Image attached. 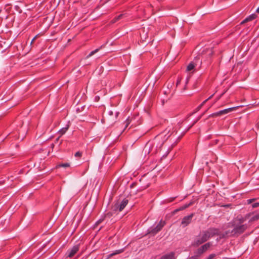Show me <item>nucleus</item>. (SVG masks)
I'll list each match as a JSON object with an SVG mask.
<instances>
[{
	"label": "nucleus",
	"mask_w": 259,
	"mask_h": 259,
	"mask_svg": "<svg viewBox=\"0 0 259 259\" xmlns=\"http://www.w3.org/2000/svg\"><path fill=\"white\" fill-rule=\"evenodd\" d=\"M256 12L258 13H259V7L257 9Z\"/></svg>",
	"instance_id": "09e8293b"
},
{
	"label": "nucleus",
	"mask_w": 259,
	"mask_h": 259,
	"mask_svg": "<svg viewBox=\"0 0 259 259\" xmlns=\"http://www.w3.org/2000/svg\"><path fill=\"white\" fill-rule=\"evenodd\" d=\"M219 140H215V144H218V142H219Z\"/></svg>",
	"instance_id": "49530a36"
},
{
	"label": "nucleus",
	"mask_w": 259,
	"mask_h": 259,
	"mask_svg": "<svg viewBox=\"0 0 259 259\" xmlns=\"http://www.w3.org/2000/svg\"><path fill=\"white\" fill-rule=\"evenodd\" d=\"M34 40H35V38H33L31 40V42H30V45H32V44H33V43L34 42Z\"/></svg>",
	"instance_id": "c03bdc74"
},
{
	"label": "nucleus",
	"mask_w": 259,
	"mask_h": 259,
	"mask_svg": "<svg viewBox=\"0 0 259 259\" xmlns=\"http://www.w3.org/2000/svg\"><path fill=\"white\" fill-rule=\"evenodd\" d=\"M232 226H234L233 229L232 230V233L234 237H238L243 233L245 232V231L247 229V226L246 224L234 226V225H232Z\"/></svg>",
	"instance_id": "7ed1b4c3"
},
{
	"label": "nucleus",
	"mask_w": 259,
	"mask_h": 259,
	"mask_svg": "<svg viewBox=\"0 0 259 259\" xmlns=\"http://www.w3.org/2000/svg\"><path fill=\"white\" fill-rule=\"evenodd\" d=\"M259 206V202H255L252 204V208H256Z\"/></svg>",
	"instance_id": "f704fd0d"
},
{
	"label": "nucleus",
	"mask_w": 259,
	"mask_h": 259,
	"mask_svg": "<svg viewBox=\"0 0 259 259\" xmlns=\"http://www.w3.org/2000/svg\"><path fill=\"white\" fill-rule=\"evenodd\" d=\"M209 238L205 231H202L199 235L196 236L194 239L192 245L194 246H198L199 245L206 242Z\"/></svg>",
	"instance_id": "f257e3e1"
},
{
	"label": "nucleus",
	"mask_w": 259,
	"mask_h": 259,
	"mask_svg": "<svg viewBox=\"0 0 259 259\" xmlns=\"http://www.w3.org/2000/svg\"><path fill=\"white\" fill-rule=\"evenodd\" d=\"M244 219L243 218L239 219L240 224L243 223L244 222Z\"/></svg>",
	"instance_id": "79ce46f5"
},
{
	"label": "nucleus",
	"mask_w": 259,
	"mask_h": 259,
	"mask_svg": "<svg viewBox=\"0 0 259 259\" xmlns=\"http://www.w3.org/2000/svg\"><path fill=\"white\" fill-rule=\"evenodd\" d=\"M166 223L165 221H162V220L160 221L158 224L156 225V227L160 231L163 227L165 225Z\"/></svg>",
	"instance_id": "4468645a"
},
{
	"label": "nucleus",
	"mask_w": 259,
	"mask_h": 259,
	"mask_svg": "<svg viewBox=\"0 0 259 259\" xmlns=\"http://www.w3.org/2000/svg\"><path fill=\"white\" fill-rule=\"evenodd\" d=\"M109 114H110V115H112V114H113V112H112V111H110V112H109Z\"/></svg>",
	"instance_id": "8fccbe9b"
},
{
	"label": "nucleus",
	"mask_w": 259,
	"mask_h": 259,
	"mask_svg": "<svg viewBox=\"0 0 259 259\" xmlns=\"http://www.w3.org/2000/svg\"><path fill=\"white\" fill-rule=\"evenodd\" d=\"M231 232L232 230H227L223 233H221L220 232V234L219 235L220 239L226 238L229 237H234V236L232 235L233 233Z\"/></svg>",
	"instance_id": "6e6552de"
},
{
	"label": "nucleus",
	"mask_w": 259,
	"mask_h": 259,
	"mask_svg": "<svg viewBox=\"0 0 259 259\" xmlns=\"http://www.w3.org/2000/svg\"><path fill=\"white\" fill-rule=\"evenodd\" d=\"M123 251V249H119V250H117L115 251V252L112 253L111 255L120 253L122 252Z\"/></svg>",
	"instance_id": "c756f323"
},
{
	"label": "nucleus",
	"mask_w": 259,
	"mask_h": 259,
	"mask_svg": "<svg viewBox=\"0 0 259 259\" xmlns=\"http://www.w3.org/2000/svg\"><path fill=\"white\" fill-rule=\"evenodd\" d=\"M211 246V243L209 242L202 245L199 248L204 253Z\"/></svg>",
	"instance_id": "f8f14e48"
},
{
	"label": "nucleus",
	"mask_w": 259,
	"mask_h": 259,
	"mask_svg": "<svg viewBox=\"0 0 259 259\" xmlns=\"http://www.w3.org/2000/svg\"><path fill=\"white\" fill-rule=\"evenodd\" d=\"M137 185V183H133L131 185V188H134L135 186H136Z\"/></svg>",
	"instance_id": "58836bf2"
},
{
	"label": "nucleus",
	"mask_w": 259,
	"mask_h": 259,
	"mask_svg": "<svg viewBox=\"0 0 259 259\" xmlns=\"http://www.w3.org/2000/svg\"><path fill=\"white\" fill-rule=\"evenodd\" d=\"M213 95H211L209 98L204 100L199 106H198L196 108L195 112L198 111L202 108V107L206 103V102L213 97Z\"/></svg>",
	"instance_id": "2eb2a0df"
},
{
	"label": "nucleus",
	"mask_w": 259,
	"mask_h": 259,
	"mask_svg": "<svg viewBox=\"0 0 259 259\" xmlns=\"http://www.w3.org/2000/svg\"><path fill=\"white\" fill-rule=\"evenodd\" d=\"M259 219V212L255 214L253 216L250 218V219L249 220V223H251L253 222H255L257 221Z\"/></svg>",
	"instance_id": "f3484780"
},
{
	"label": "nucleus",
	"mask_w": 259,
	"mask_h": 259,
	"mask_svg": "<svg viewBox=\"0 0 259 259\" xmlns=\"http://www.w3.org/2000/svg\"><path fill=\"white\" fill-rule=\"evenodd\" d=\"M102 46H101L99 48L96 49V50L91 52L90 53L88 56H87L86 58L88 59V58H90V57L92 56L93 55H94L96 53L98 52L99 51V50L101 49V48H102Z\"/></svg>",
	"instance_id": "aec40b11"
},
{
	"label": "nucleus",
	"mask_w": 259,
	"mask_h": 259,
	"mask_svg": "<svg viewBox=\"0 0 259 259\" xmlns=\"http://www.w3.org/2000/svg\"><path fill=\"white\" fill-rule=\"evenodd\" d=\"M237 108H238V107H234L229 108L227 109H225L224 110H220L217 112L213 113L210 114L208 116V118H211V117H216L218 116H222L224 114H227V113H229L230 112H231V111H233L236 110Z\"/></svg>",
	"instance_id": "20e7f679"
},
{
	"label": "nucleus",
	"mask_w": 259,
	"mask_h": 259,
	"mask_svg": "<svg viewBox=\"0 0 259 259\" xmlns=\"http://www.w3.org/2000/svg\"><path fill=\"white\" fill-rule=\"evenodd\" d=\"M205 231L209 238L216 235L219 236L220 234V229L214 227L209 228L207 230H205Z\"/></svg>",
	"instance_id": "39448f33"
},
{
	"label": "nucleus",
	"mask_w": 259,
	"mask_h": 259,
	"mask_svg": "<svg viewBox=\"0 0 259 259\" xmlns=\"http://www.w3.org/2000/svg\"><path fill=\"white\" fill-rule=\"evenodd\" d=\"M203 253V252L201 251L200 248H198L195 251V256L197 257L198 259H199V257Z\"/></svg>",
	"instance_id": "6ab92c4d"
},
{
	"label": "nucleus",
	"mask_w": 259,
	"mask_h": 259,
	"mask_svg": "<svg viewBox=\"0 0 259 259\" xmlns=\"http://www.w3.org/2000/svg\"><path fill=\"white\" fill-rule=\"evenodd\" d=\"M187 259H198V258H197L196 256H195V255H193V256H192L189 257Z\"/></svg>",
	"instance_id": "ea45409f"
},
{
	"label": "nucleus",
	"mask_w": 259,
	"mask_h": 259,
	"mask_svg": "<svg viewBox=\"0 0 259 259\" xmlns=\"http://www.w3.org/2000/svg\"><path fill=\"white\" fill-rule=\"evenodd\" d=\"M187 84H185L184 87V89H183V91H185L187 90Z\"/></svg>",
	"instance_id": "a18cd8bd"
},
{
	"label": "nucleus",
	"mask_w": 259,
	"mask_h": 259,
	"mask_svg": "<svg viewBox=\"0 0 259 259\" xmlns=\"http://www.w3.org/2000/svg\"><path fill=\"white\" fill-rule=\"evenodd\" d=\"M179 211H181L180 210H179V208H177L174 211V213H175Z\"/></svg>",
	"instance_id": "37998d69"
},
{
	"label": "nucleus",
	"mask_w": 259,
	"mask_h": 259,
	"mask_svg": "<svg viewBox=\"0 0 259 259\" xmlns=\"http://www.w3.org/2000/svg\"><path fill=\"white\" fill-rule=\"evenodd\" d=\"M38 35H36V36H35L33 38H35V39H36Z\"/></svg>",
	"instance_id": "3c124183"
},
{
	"label": "nucleus",
	"mask_w": 259,
	"mask_h": 259,
	"mask_svg": "<svg viewBox=\"0 0 259 259\" xmlns=\"http://www.w3.org/2000/svg\"><path fill=\"white\" fill-rule=\"evenodd\" d=\"M189 81V77H187L185 81V84H187Z\"/></svg>",
	"instance_id": "a19ab883"
},
{
	"label": "nucleus",
	"mask_w": 259,
	"mask_h": 259,
	"mask_svg": "<svg viewBox=\"0 0 259 259\" xmlns=\"http://www.w3.org/2000/svg\"><path fill=\"white\" fill-rule=\"evenodd\" d=\"M11 46V44L5 40L0 41V47L3 49V51H5Z\"/></svg>",
	"instance_id": "1a4fd4ad"
},
{
	"label": "nucleus",
	"mask_w": 259,
	"mask_h": 259,
	"mask_svg": "<svg viewBox=\"0 0 259 259\" xmlns=\"http://www.w3.org/2000/svg\"><path fill=\"white\" fill-rule=\"evenodd\" d=\"M133 119V118L130 117H128V118L126 119V120L124 122V124H125L124 130L128 127V126L131 123Z\"/></svg>",
	"instance_id": "a211bd4d"
},
{
	"label": "nucleus",
	"mask_w": 259,
	"mask_h": 259,
	"mask_svg": "<svg viewBox=\"0 0 259 259\" xmlns=\"http://www.w3.org/2000/svg\"><path fill=\"white\" fill-rule=\"evenodd\" d=\"M256 17V15L255 14H253L250 15V16H249L247 18H248L249 21H252V20L255 19Z\"/></svg>",
	"instance_id": "a878e982"
},
{
	"label": "nucleus",
	"mask_w": 259,
	"mask_h": 259,
	"mask_svg": "<svg viewBox=\"0 0 259 259\" xmlns=\"http://www.w3.org/2000/svg\"><path fill=\"white\" fill-rule=\"evenodd\" d=\"M102 228V227H100L99 230H100Z\"/></svg>",
	"instance_id": "603ef678"
},
{
	"label": "nucleus",
	"mask_w": 259,
	"mask_h": 259,
	"mask_svg": "<svg viewBox=\"0 0 259 259\" xmlns=\"http://www.w3.org/2000/svg\"><path fill=\"white\" fill-rule=\"evenodd\" d=\"M79 245H76L73 246L71 249L68 250L67 252L65 254L66 257H72L75 254V253L79 250Z\"/></svg>",
	"instance_id": "423d86ee"
},
{
	"label": "nucleus",
	"mask_w": 259,
	"mask_h": 259,
	"mask_svg": "<svg viewBox=\"0 0 259 259\" xmlns=\"http://www.w3.org/2000/svg\"><path fill=\"white\" fill-rule=\"evenodd\" d=\"M68 127H69V126L68 125L67 127H63V128H61L59 131V133L61 134V135L64 134L66 132V131L68 130Z\"/></svg>",
	"instance_id": "b1692460"
},
{
	"label": "nucleus",
	"mask_w": 259,
	"mask_h": 259,
	"mask_svg": "<svg viewBox=\"0 0 259 259\" xmlns=\"http://www.w3.org/2000/svg\"><path fill=\"white\" fill-rule=\"evenodd\" d=\"M59 137L57 138L56 139V141H55V142H56H56H57L59 141Z\"/></svg>",
	"instance_id": "de8ad7c7"
},
{
	"label": "nucleus",
	"mask_w": 259,
	"mask_h": 259,
	"mask_svg": "<svg viewBox=\"0 0 259 259\" xmlns=\"http://www.w3.org/2000/svg\"><path fill=\"white\" fill-rule=\"evenodd\" d=\"M216 256L215 253L210 254L206 259H213Z\"/></svg>",
	"instance_id": "2f4dec72"
},
{
	"label": "nucleus",
	"mask_w": 259,
	"mask_h": 259,
	"mask_svg": "<svg viewBox=\"0 0 259 259\" xmlns=\"http://www.w3.org/2000/svg\"><path fill=\"white\" fill-rule=\"evenodd\" d=\"M159 231V230L156 227L153 228H150L149 229H148L147 234L146 235L151 234L153 236H154Z\"/></svg>",
	"instance_id": "9b49d317"
},
{
	"label": "nucleus",
	"mask_w": 259,
	"mask_h": 259,
	"mask_svg": "<svg viewBox=\"0 0 259 259\" xmlns=\"http://www.w3.org/2000/svg\"><path fill=\"white\" fill-rule=\"evenodd\" d=\"M194 216V213H192L184 217L181 222V225L183 228L189 225L192 220L193 217Z\"/></svg>",
	"instance_id": "0eeeda50"
},
{
	"label": "nucleus",
	"mask_w": 259,
	"mask_h": 259,
	"mask_svg": "<svg viewBox=\"0 0 259 259\" xmlns=\"http://www.w3.org/2000/svg\"><path fill=\"white\" fill-rule=\"evenodd\" d=\"M105 220V218L103 217L101 218L98 221L96 222V223L94 225V228L95 229L97 226H98L100 224H101L104 220Z\"/></svg>",
	"instance_id": "4be33fe9"
},
{
	"label": "nucleus",
	"mask_w": 259,
	"mask_h": 259,
	"mask_svg": "<svg viewBox=\"0 0 259 259\" xmlns=\"http://www.w3.org/2000/svg\"><path fill=\"white\" fill-rule=\"evenodd\" d=\"M182 77L180 76H179L178 77V78L177 79V82H176V87H178L179 86V85L180 84L181 81H182Z\"/></svg>",
	"instance_id": "cd10ccee"
},
{
	"label": "nucleus",
	"mask_w": 259,
	"mask_h": 259,
	"mask_svg": "<svg viewBox=\"0 0 259 259\" xmlns=\"http://www.w3.org/2000/svg\"><path fill=\"white\" fill-rule=\"evenodd\" d=\"M15 10L19 14L22 13V10L21 8V6L19 5H16L14 6Z\"/></svg>",
	"instance_id": "5701e85b"
},
{
	"label": "nucleus",
	"mask_w": 259,
	"mask_h": 259,
	"mask_svg": "<svg viewBox=\"0 0 259 259\" xmlns=\"http://www.w3.org/2000/svg\"><path fill=\"white\" fill-rule=\"evenodd\" d=\"M128 203V200L127 198H124L122 200L119 199L112 205V210L113 211H121Z\"/></svg>",
	"instance_id": "f03ea898"
},
{
	"label": "nucleus",
	"mask_w": 259,
	"mask_h": 259,
	"mask_svg": "<svg viewBox=\"0 0 259 259\" xmlns=\"http://www.w3.org/2000/svg\"><path fill=\"white\" fill-rule=\"evenodd\" d=\"M255 200H256L255 198L248 199V200H247V203L248 204H249L251 203L252 202H253V201H254Z\"/></svg>",
	"instance_id": "473e14b6"
},
{
	"label": "nucleus",
	"mask_w": 259,
	"mask_h": 259,
	"mask_svg": "<svg viewBox=\"0 0 259 259\" xmlns=\"http://www.w3.org/2000/svg\"><path fill=\"white\" fill-rule=\"evenodd\" d=\"M249 20L247 18H246L244 20H243L241 23H240V24L242 25V24H244L246 22H249Z\"/></svg>",
	"instance_id": "c9c22d12"
},
{
	"label": "nucleus",
	"mask_w": 259,
	"mask_h": 259,
	"mask_svg": "<svg viewBox=\"0 0 259 259\" xmlns=\"http://www.w3.org/2000/svg\"><path fill=\"white\" fill-rule=\"evenodd\" d=\"M176 198H177V196H176V197H170V198H168V199H167V201H168V202H172L173 201H174V200H175V199Z\"/></svg>",
	"instance_id": "72a5a7b5"
},
{
	"label": "nucleus",
	"mask_w": 259,
	"mask_h": 259,
	"mask_svg": "<svg viewBox=\"0 0 259 259\" xmlns=\"http://www.w3.org/2000/svg\"><path fill=\"white\" fill-rule=\"evenodd\" d=\"M202 115H200L198 118L193 123V124L188 128L187 131L192 127L194 124H195L201 118Z\"/></svg>",
	"instance_id": "c85d7f7f"
},
{
	"label": "nucleus",
	"mask_w": 259,
	"mask_h": 259,
	"mask_svg": "<svg viewBox=\"0 0 259 259\" xmlns=\"http://www.w3.org/2000/svg\"><path fill=\"white\" fill-rule=\"evenodd\" d=\"M193 203H194V201H191L190 203L185 204L183 205V206H181L180 207H179V210H180L181 211L185 209L186 208L189 207V206L192 205L193 204Z\"/></svg>",
	"instance_id": "dca6fc26"
},
{
	"label": "nucleus",
	"mask_w": 259,
	"mask_h": 259,
	"mask_svg": "<svg viewBox=\"0 0 259 259\" xmlns=\"http://www.w3.org/2000/svg\"><path fill=\"white\" fill-rule=\"evenodd\" d=\"M70 164L68 163H62L60 164L57 165V167H69Z\"/></svg>",
	"instance_id": "393cba45"
},
{
	"label": "nucleus",
	"mask_w": 259,
	"mask_h": 259,
	"mask_svg": "<svg viewBox=\"0 0 259 259\" xmlns=\"http://www.w3.org/2000/svg\"><path fill=\"white\" fill-rule=\"evenodd\" d=\"M82 152L81 151H77L74 154L75 157H78L79 158H80L82 156Z\"/></svg>",
	"instance_id": "bb28decb"
},
{
	"label": "nucleus",
	"mask_w": 259,
	"mask_h": 259,
	"mask_svg": "<svg viewBox=\"0 0 259 259\" xmlns=\"http://www.w3.org/2000/svg\"><path fill=\"white\" fill-rule=\"evenodd\" d=\"M251 213H249L246 214L245 217V219H248L249 217L251 215Z\"/></svg>",
	"instance_id": "4c0bfd02"
},
{
	"label": "nucleus",
	"mask_w": 259,
	"mask_h": 259,
	"mask_svg": "<svg viewBox=\"0 0 259 259\" xmlns=\"http://www.w3.org/2000/svg\"><path fill=\"white\" fill-rule=\"evenodd\" d=\"M117 211H113L112 210V206L111 208V211L104 214L103 217L105 219L106 218H110Z\"/></svg>",
	"instance_id": "ddd939ff"
},
{
	"label": "nucleus",
	"mask_w": 259,
	"mask_h": 259,
	"mask_svg": "<svg viewBox=\"0 0 259 259\" xmlns=\"http://www.w3.org/2000/svg\"><path fill=\"white\" fill-rule=\"evenodd\" d=\"M195 68V64L194 62H191L190 63L187 67V71H190L192 70Z\"/></svg>",
	"instance_id": "412c9836"
},
{
	"label": "nucleus",
	"mask_w": 259,
	"mask_h": 259,
	"mask_svg": "<svg viewBox=\"0 0 259 259\" xmlns=\"http://www.w3.org/2000/svg\"><path fill=\"white\" fill-rule=\"evenodd\" d=\"M148 187H149V185L148 184L144 187H142L141 188L139 189V190H144V189H146L147 188H148Z\"/></svg>",
	"instance_id": "e433bc0d"
},
{
	"label": "nucleus",
	"mask_w": 259,
	"mask_h": 259,
	"mask_svg": "<svg viewBox=\"0 0 259 259\" xmlns=\"http://www.w3.org/2000/svg\"><path fill=\"white\" fill-rule=\"evenodd\" d=\"M123 16V14H120V15H118L117 16L115 17L114 19L115 20V21H116L119 20L120 19H121L122 18Z\"/></svg>",
	"instance_id": "7c9ffc66"
},
{
	"label": "nucleus",
	"mask_w": 259,
	"mask_h": 259,
	"mask_svg": "<svg viewBox=\"0 0 259 259\" xmlns=\"http://www.w3.org/2000/svg\"><path fill=\"white\" fill-rule=\"evenodd\" d=\"M160 259H176L175 253L170 252L169 253L163 255L161 256Z\"/></svg>",
	"instance_id": "9d476101"
}]
</instances>
